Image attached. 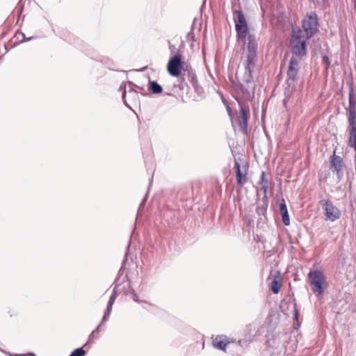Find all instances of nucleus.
Masks as SVG:
<instances>
[{"mask_svg": "<svg viewBox=\"0 0 356 356\" xmlns=\"http://www.w3.org/2000/svg\"><path fill=\"white\" fill-rule=\"evenodd\" d=\"M237 38L243 43V52L241 58L242 63L245 69L243 81L247 83L252 82V71L255 67L257 56V41L254 35L250 34L245 16L241 10L234 12Z\"/></svg>", "mask_w": 356, "mask_h": 356, "instance_id": "nucleus-1", "label": "nucleus"}, {"mask_svg": "<svg viewBox=\"0 0 356 356\" xmlns=\"http://www.w3.org/2000/svg\"><path fill=\"white\" fill-rule=\"evenodd\" d=\"M308 277L312 292L317 297L322 296L327 287L323 273L318 270H312L308 273Z\"/></svg>", "mask_w": 356, "mask_h": 356, "instance_id": "nucleus-2", "label": "nucleus"}, {"mask_svg": "<svg viewBox=\"0 0 356 356\" xmlns=\"http://www.w3.org/2000/svg\"><path fill=\"white\" fill-rule=\"evenodd\" d=\"M306 38L302 35L300 29L293 31L291 40L292 57L302 58L307 54Z\"/></svg>", "mask_w": 356, "mask_h": 356, "instance_id": "nucleus-3", "label": "nucleus"}, {"mask_svg": "<svg viewBox=\"0 0 356 356\" xmlns=\"http://www.w3.org/2000/svg\"><path fill=\"white\" fill-rule=\"evenodd\" d=\"M303 28L306 39L312 38L318 31V17L315 12L307 14L302 20Z\"/></svg>", "mask_w": 356, "mask_h": 356, "instance_id": "nucleus-4", "label": "nucleus"}, {"mask_svg": "<svg viewBox=\"0 0 356 356\" xmlns=\"http://www.w3.org/2000/svg\"><path fill=\"white\" fill-rule=\"evenodd\" d=\"M319 204L325 211L326 220L334 222L340 218L341 211L339 209L335 207L331 202L321 200Z\"/></svg>", "mask_w": 356, "mask_h": 356, "instance_id": "nucleus-5", "label": "nucleus"}, {"mask_svg": "<svg viewBox=\"0 0 356 356\" xmlns=\"http://www.w3.org/2000/svg\"><path fill=\"white\" fill-rule=\"evenodd\" d=\"M184 63L182 62L180 54L174 55L168 61V73L172 76L178 77L180 75L181 69L184 68Z\"/></svg>", "mask_w": 356, "mask_h": 356, "instance_id": "nucleus-6", "label": "nucleus"}, {"mask_svg": "<svg viewBox=\"0 0 356 356\" xmlns=\"http://www.w3.org/2000/svg\"><path fill=\"white\" fill-rule=\"evenodd\" d=\"M250 118V109L248 106L240 104L239 115L238 118V123L241 131L247 134L248 119Z\"/></svg>", "mask_w": 356, "mask_h": 356, "instance_id": "nucleus-7", "label": "nucleus"}, {"mask_svg": "<svg viewBox=\"0 0 356 356\" xmlns=\"http://www.w3.org/2000/svg\"><path fill=\"white\" fill-rule=\"evenodd\" d=\"M299 61L298 58L291 57L287 71V76L289 80L296 81L298 79V74L300 69Z\"/></svg>", "mask_w": 356, "mask_h": 356, "instance_id": "nucleus-8", "label": "nucleus"}, {"mask_svg": "<svg viewBox=\"0 0 356 356\" xmlns=\"http://www.w3.org/2000/svg\"><path fill=\"white\" fill-rule=\"evenodd\" d=\"M122 99L125 104V105L131 108L129 102L130 104L137 103L139 100V95L138 92L136 90L132 88H129L128 90H125L122 93Z\"/></svg>", "mask_w": 356, "mask_h": 356, "instance_id": "nucleus-9", "label": "nucleus"}, {"mask_svg": "<svg viewBox=\"0 0 356 356\" xmlns=\"http://www.w3.org/2000/svg\"><path fill=\"white\" fill-rule=\"evenodd\" d=\"M348 122H356V99L354 98L353 91L348 95Z\"/></svg>", "mask_w": 356, "mask_h": 356, "instance_id": "nucleus-10", "label": "nucleus"}, {"mask_svg": "<svg viewBox=\"0 0 356 356\" xmlns=\"http://www.w3.org/2000/svg\"><path fill=\"white\" fill-rule=\"evenodd\" d=\"M348 146L353 147L356 152V122H348Z\"/></svg>", "mask_w": 356, "mask_h": 356, "instance_id": "nucleus-11", "label": "nucleus"}, {"mask_svg": "<svg viewBox=\"0 0 356 356\" xmlns=\"http://www.w3.org/2000/svg\"><path fill=\"white\" fill-rule=\"evenodd\" d=\"M234 168L236 170V180L237 183L240 185H243L247 181V170L245 168L243 170L241 169L240 164L238 161H235Z\"/></svg>", "mask_w": 356, "mask_h": 356, "instance_id": "nucleus-12", "label": "nucleus"}, {"mask_svg": "<svg viewBox=\"0 0 356 356\" xmlns=\"http://www.w3.org/2000/svg\"><path fill=\"white\" fill-rule=\"evenodd\" d=\"M213 344L215 348L225 350L227 343L222 337H216L213 341Z\"/></svg>", "mask_w": 356, "mask_h": 356, "instance_id": "nucleus-13", "label": "nucleus"}, {"mask_svg": "<svg viewBox=\"0 0 356 356\" xmlns=\"http://www.w3.org/2000/svg\"><path fill=\"white\" fill-rule=\"evenodd\" d=\"M331 163L332 166L339 174V172L342 170L341 159L339 156H336L332 159Z\"/></svg>", "mask_w": 356, "mask_h": 356, "instance_id": "nucleus-14", "label": "nucleus"}, {"mask_svg": "<svg viewBox=\"0 0 356 356\" xmlns=\"http://www.w3.org/2000/svg\"><path fill=\"white\" fill-rule=\"evenodd\" d=\"M149 89L154 94H159L162 92V87L156 81H149Z\"/></svg>", "mask_w": 356, "mask_h": 356, "instance_id": "nucleus-15", "label": "nucleus"}, {"mask_svg": "<svg viewBox=\"0 0 356 356\" xmlns=\"http://www.w3.org/2000/svg\"><path fill=\"white\" fill-rule=\"evenodd\" d=\"M282 286L280 282L276 279L273 280L271 284V291L273 293L277 294L279 293Z\"/></svg>", "mask_w": 356, "mask_h": 356, "instance_id": "nucleus-16", "label": "nucleus"}, {"mask_svg": "<svg viewBox=\"0 0 356 356\" xmlns=\"http://www.w3.org/2000/svg\"><path fill=\"white\" fill-rule=\"evenodd\" d=\"M85 351L81 348H77L74 350L70 355V356H83L85 355Z\"/></svg>", "mask_w": 356, "mask_h": 356, "instance_id": "nucleus-17", "label": "nucleus"}, {"mask_svg": "<svg viewBox=\"0 0 356 356\" xmlns=\"http://www.w3.org/2000/svg\"><path fill=\"white\" fill-rule=\"evenodd\" d=\"M280 210L281 212V214L288 213L286 205L284 202V200H282V202L280 204Z\"/></svg>", "mask_w": 356, "mask_h": 356, "instance_id": "nucleus-18", "label": "nucleus"}, {"mask_svg": "<svg viewBox=\"0 0 356 356\" xmlns=\"http://www.w3.org/2000/svg\"><path fill=\"white\" fill-rule=\"evenodd\" d=\"M282 221L285 225H289L290 223L289 216L288 213H282Z\"/></svg>", "mask_w": 356, "mask_h": 356, "instance_id": "nucleus-19", "label": "nucleus"}, {"mask_svg": "<svg viewBox=\"0 0 356 356\" xmlns=\"http://www.w3.org/2000/svg\"><path fill=\"white\" fill-rule=\"evenodd\" d=\"M261 186L262 185H268V179L265 177V172H262L260 177V182Z\"/></svg>", "mask_w": 356, "mask_h": 356, "instance_id": "nucleus-20", "label": "nucleus"}, {"mask_svg": "<svg viewBox=\"0 0 356 356\" xmlns=\"http://www.w3.org/2000/svg\"><path fill=\"white\" fill-rule=\"evenodd\" d=\"M101 327V324L96 328V330H93L89 337V342L92 341L96 337V332H98L99 327Z\"/></svg>", "mask_w": 356, "mask_h": 356, "instance_id": "nucleus-21", "label": "nucleus"}, {"mask_svg": "<svg viewBox=\"0 0 356 356\" xmlns=\"http://www.w3.org/2000/svg\"><path fill=\"white\" fill-rule=\"evenodd\" d=\"M110 314H111V313H108V312H104V316H103V318H102V321L101 325L103 323V322H104V321H106L108 318V317H109V316H110Z\"/></svg>", "mask_w": 356, "mask_h": 356, "instance_id": "nucleus-22", "label": "nucleus"}, {"mask_svg": "<svg viewBox=\"0 0 356 356\" xmlns=\"http://www.w3.org/2000/svg\"><path fill=\"white\" fill-rule=\"evenodd\" d=\"M115 298H116L115 295V294H113V295L111 296V298H110L109 301H108V303H109V304H113V303H114V302H115Z\"/></svg>", "mask_w": 356, "mask_h": 356, "instance_id": "nucleus-23", "label": "nucleus"}, {"mask_svg": "<svg viewBox=\"0 0 356 356\" xmlns=\"http://www.w3.org/2000/svg\"><path fill=\"white\" fill-rule=\"evenodd\" d=\"M268 186V185L261 186V190L263 191L264 194L267 193Z\"/></svg>", "mask_w": 356, "mask_h": 356, "instance_id": "nucleus-24", "label": "nucleus"}, {"mask_svg": "<svg viewBox=\"0 0 356 356\" xmlns=\"http://www.w3.org/2000/svg\"><path fill=\"white\" fill-rule=\"evenodd\" d=\"M113 304L108 303L106 310L105 312L111 313L112 310Z\"/></svg>", "mask_w": 356, "mask_h": 356, "instance_id": "nucleus-25", "label": "nucleus"}, {"mask_svg": "<svg viewBox=\"0 0 356 356\" xmlns=\"http://www.w3.org/2000/svg\"><path fill=\"white\" fill-rule=\"evenodd\" d=\"M191 81H192V83L195 86V84L197 83V78L194 74L191 76Z\"/></svg>", "mask_w": 356, "mask_h": 356, "instance_id": "nucleus-26", "label": "nucleus"}, {"mask_svg": "<svg viewBox=\"0 0 356 356\" xmlns=\"http://www.w3.org/2000/svg\"><path fill=\"white\" fill-rule=\"evenodd\" d=\"M263 200L265 202L266 207H267V204H268L267 193L264 194Z\"/></svg>", "mask_w": 356, "mask_h": 356, "instance_id": "nucleus-27", "label": "nucleus"}, {"mask_svg": "<svg viewBox=\"0 0 356 356\" xmlns=\"http://www.w3.org/2000/svg\"><path fill=\"white\" fill-rule=\"evenodd\" d=\"M133 300L135 301V302H139V299H138V296L134 293L133 295Z\"/></svg>", "mask_w": 356, "mask_h": 356, "instance_id": "nucleus-28", "label": "nucleus"}, {"mask_svg": "<svg viewBox=\"0 0 356 356\" xmlns=\"http://www.w3.org/2000/svg\"><path fill=\"white\" fill-rule=\"evenodd\" d=\"M227 112H228V114L232 118V110L230 108V107L229 106H227Z\"/></svg>", "mask_w": 356, "mask_h": 356, "instance_id": "nucleus-29", "label": "nucleus"}]
</instances>
